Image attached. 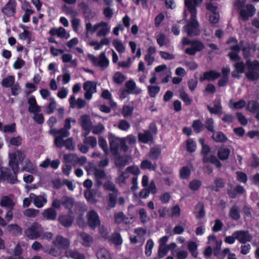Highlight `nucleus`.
<instances>
[{
  "label": "nucleus",
  "mask_w": 259,
  "mask_h": 259,
  "mask_svg": "<svg viewBox=\"0 0 259 259\" xmlns=\"http://www.w3.org/2000/svg\"><path fill=\"white\" fill-rule=\"evenodd\" d=\"M44 218L47 220L54 221L57 217V211L52 207L44 210L42 213Z\"/></svg>",
  "instance_id": "4468645a"
},
{
  "label": "nucleus",
  "mask_w": 259,
  "mask_h": 259,
  "mask_svg": "<svg viewBox=\"0 0 259 259\" xmlns=\"http://www.w3.org/2000/svg\"><path fill=\"white\" fill-rule=\"evenodd\" d=\"M120 140L121 139L115 136H111L109 138L110 150L112 154L115 156L119 154L118 149Z\"/></svg>",
  "instance_id": "9d476101"
},
{
  "label": "nucleus",
  "mask_w": 259,
  "mask_h": 259,
  "mask_svg": "<svg viewBox=\"0 0 259 259\" xmlns=\"http://www.w3.org/2000/svg\"><path fill=\"white\" fill-rule=\"evenodd\" d=\"M80 124L83 129L92 128V122L89 115L84 114L80 117Z\"/></svg>",
  "instance_id": "6ab92c4d"
},
{
  "label": "nucleus",
  "mask_w": 259,
  "mask_h": 259,
  "mask_svg": "<svg viewBox=\"0 0 259 259\" xmlns=\"http://www.w3.org/2000/svg\"><path fill=\"white\" fill-rule=\"evenodd\" d=\"M80 238L82 240V245L85 247H90V244L93 241V237L85 232H82L80 235Z\"/></svg>",
  "instance_id": "7c9ffc66"
},
{
  "label": "nucleus",
  "mask_w": 259,
  "mask_h": 259,
  "mask_svg": "<svg viewBox=\"0 0 259 259\" xmlns=\"http://www.w3.org/2000/svg\"><path fill=\"white\" fill-rule=\"evenodd\" d=\"M245 66L247 72L245 74L246 78L251 81L259 79V61L254 60L251 61L250 59L246 61L245 64L243 61H240L234 64V67L237 73L242 74L245 71Z\"/></svg>",
  "instance_id": "f257e3e1"
},
{
  "label": "nucleus",
  "mask_w": 259,
  "mask_h": 259,
  "mask_svg": "<svg viewBox=\"0 0 259 259\" xmlns=\"http://www.w3.org/2000/svg\"><path fill=\"white\" fill-rule=\"evenodd\" d=\"M197 147L196 142L192 139H189L186 141L187 151L189 153L195 151Z\"/></svg>",
  "instance_id": "37998d69"
},
{
  "label": "nucleus",
  "mask_w": 259,
  "mask_h": 259,
  "mask_svg": "<svg viewBox=\"0 0 259 259\" xmlns=\"http://www.w3.org/2000/svg\"><path fill=\"white\" fill-rule=\"evenodd\" d=\"M98 259H110L111 256L109 252L105 248L99 249L96 253Z\"/></svg>",
  "instance_id": "f704fd0d"
},
{
  "label": "nucleus",
  "mask_w": 259,
  "mask_h": 259,
  "mask_svg": "<svg viewBox=\"0 0 259 259\" xmlns=\"http://www.w3.org/2000/svg\"><path fill=\"white\" fill-rule=\"evenodd\" d=\"M246 109L255 115L259 112V102L256 100H250L248 102Z\"/></svg>",
  "instance_id": "a211bd4d"
},
{
  "label": "nucleus",
  "mask_w": 259,
  "mask_h": 259,
  "mask_svg": "<svg viewBox=\"0 0 259 259\" xmlns=\"http://www.w3.org/2000/svg\"><path fill=\"white\" fill-rule=\"evenodd\" d=\"M89 58L95 66H100L101 68H106L109 66V61L106 56L105 52H102L98 58L93 55H89Z\"/></svg>",
  "instance_id": "20e7f679"
},
{
  "label": "nucleus",
  "mask_w": 259,
  "mask_h": 259,
  "mask_svg": "<svg viewBox=\"0 0 259 259\" xmlns=\"http://www.w3.org/2000/svg\"><path fill=\"white\" fill-rule=\"evenodd\" d=\"M180 98L185 103L186 106L190 105L192 102V99H191L188 94L184 91H181L180 92Z\"/></svg>",
  "instance_id": "49530a36"
},
{
  "label": "nucleus",
  "mask_w": 259,
  "mask_h": 259,
  "mask_svg": "<svg viewBox=\"0 0 259 259\" xmlns=\"http://www.w3.org/2000/svg\"><path fill=\"white\" fill-rule=\"evenodd\" d=\"M230 154V150L227 148H221L218 151V156L221 160H226L228 159Z\"/></svg>",
  "instance_id": "c756f323"
},
{
  "label": "nucleus",
  "mask_w": 259,
  "mask_h": 259,
  "mask_svg": "<svg viewBox=\"0 0 259 259\" xmlns=\"http://www.w3.org/2000/svg\"><path fill=\"white\" fill-rule=\"evenodd\" d=\"M184 30L189 36H196L199 34L197 28L195 27H188L187 25H185L184 26Z\"/></svg>",
  "instance_id": "09e8293b"
},
{
  "label": "nucleus",
  "mask_w": 259,
  "mask_h": 259,
  "mask_svg": "<svg viewBox=\"0 0 259 259\" xmlns=\"http://www.w3.org/2000/svg\"><path fill=\"white\" fill-rule=\"evenodd\" d=\"M201 185L202 182L200 180L193 179L190 182L189 184V188L191 190L196 191L199 190Z\"/></svg>",
  "instance_id": "4c0bfd02"
},
{
  "label": "nucleus",
  "mask_w": 259,
  "mask_h": 259,
  "mask_svg": "<svg viewBox=\"0 0 259 259\" xmlns=\"http://www.w3.org/2000/svg\"><path fill=\"white\" fill-rule=\"evenodd\" d=\"M31 33L27 30H24L23 32L19 34V38L21 40L27 39L28 43L31 41Z\"/></svg>",
  "instance_id": "4d7b16f0"
},
{
  "label": "nucleus",
  "mask_w": 259,
  "mask_h": 259,
  "mask_svg": "<svg viewBox=\"0 0 259 259\" xmlns=\"http://www.w3.org/2000/svg\"><path fill=\"white\" fill-rule=\"evenodd\" d=\"M104 188L113 193H117L118 190L116 188L115 185L110 181H107L104 184Z\"/></svg>",
  "instance_id": "8fccbe9b"
},
{
  "label": "nucleus",
  "mask_w": 259,
  "mask_h": 259,
  "mask_svg": "<svg viewBox=\"0 0 259 259\" xmlns=\"http://www.w3.org/2000/svg\"><path fill=\"white\" fill-rule=\"evenodd\" d=\"M130 127V124L125 119L121 120L118 124V128L122 131H126Z\"/></svg>",
  "instance_id": "338daca9"
},
{
  "label": "nucleus",
  "mask_w": 259,
  "mask_h": 259,
  "mask_svg": "<svg viewBox=\"0 0 259 259\" xmlns=\"http://www.w3.org/2000/svg\"><path fill=\"white\" fill-rule=\"evenodd\" d=\"M54 135H58V137H61V138L68 137L70 135V132L67 131L66 129L63 128L60 130H55L53 131Z\"/></svg>",
  "instance_id": "3c124183"
},
{
  "label": "nucleus",
  "mask_w": 259,
  "mask_h": 259,
  "mask_svg": "<svg viewBox=\"0 0 259 259\" xmlns=\"http://www.w3.org/2000/svg\"><path fill=\"white\" fill-rule=\"evenodd\" d=\"M83 89L85 91L96 92V83L94 81H87L83 83Z\"/></svg>",
  "instance_id": "79ce46f5"
},
{
  "label": "nucleus",
  "mask_w": 259,
  "mask_h": 259,
  "mask_svg": "<svg viewBox=\"0 0 259 259\" xmlns=\"http://www.w3.org/2000/svg\"><path fill=\"white\" fill-rule=\"evenodd\" d=\"M233 99L229 101V107L232 108V103H233V108L236 109H242L246 105V102L243 99H241L237 102H233Z\"/></svg>",
  "instance_id": "a19ab883"
},
{
  "label": "nucleus",
  "mask_w": 259,
  "mask_h": 259,
  "mask_svg": "<svg viewBox=\"0 0 259 259\" xmlns=\"http://www.w3.org/2000/svg\"><path fill=\"white\" fill-rule=\"evenodd\" d=\"M29 198L31 200L33 201L34 205L38 208L42 207L44 203L46 202L45 198L41 196H36L33 193H31L29 195Z\"/></svg>",
  "instance_id": "412c9836"
},
{
  "label": "nucleus",
  "mask_w": 259,
  "mask_h": 259,
  "mask_svg": "<svg viewBox=\"0 0 259 259\" xmlns=\"http://www.w3.org/2000/svg\"><path fill=\"white\" fill-rule=\"evenodd\" d=\"M203 124L200 119L193 120L192 126L196 133H199L203 128Z\"/></svg>",
  "instance_id": "e433bc0d"
},
{
  "label": "nucleus",
  "mask_w": 259,
  "mask_h": 259,
  "mask_svg": "<svg viewBox=\"0 0 259 259\" xmlns=\"http://www.w3.org/2000/svg\"><path fill=\"white\" fill-rule=\"evenodd\" d=\"M7 230L9 232L13 235L18 237L22 233V228L17 224H9L7 226Z\"/></svg>",
  "instance_id": "5701e85b"
},
{
  "label": "nucleus",
  "mask_w": 259,
  "mask_h": 259,
  "mask_svg": "<svg viewBox=\"0 0 259 259\" xmlns=\"http://www.w3.org/2000/svg\"><path fill=\"white\" fill-rule=\"evenodd\" d=\"M220 20V14L219 13H213L209 16V21L212 24L218 23Z\"/></svg>",
  "instance_id": "774afa93"
},
{
  "label": "nucleus",
  "mask_w": 259,
  "mask_h": 259,
  "mask_svg": "<svg viewBox=\"0 0 259 259\" xmlns=\"http://www.w3.org/2000/svg\"><path fill=\"white\" fill-rule=\"evenodd\" d=\"M74 199L67 196L62 197V206L66 209L71 211L74 205Z\"/></svg>",
  "instance_id": "f3484780"
},
{
  "label": "nucleus",
  "mask_w": 259,
  "mask_h": 259,
  "mask_svg": "<svg viewBox=\"0 0 259 259\" xmlns=\"http://www.w3.org/2000/svg\"><path fill=\"white\" fill-rule=\"evenodd\" d=\"M233 235H236V240L243 244L250 242L252 239V235L247 230H237L233 232Z\"/></svg>",
  "instance_id": "423d86ee"
},
{
  "label": "nucleus",
  "mask_w": 259,
  "mask_h": 259,
  "mask_svg": "<svg viewBox=\"0 0 259 259\" xmlns=\"http://www.w3.org/2000/svg\"><path fill=\"white\" fill-rule=\"evenodd\" d=\"M140 167L142 169H149L151 170L155 171L157 168V165L156 163H154L153 164L151 163V161L147 159L143 160L140 165Z\"/></svg>",
  "instance_id": "cd10ccee"
},
{
  "label": "nucleus",
  "mask_w": 259,
  "mask_h": 259,
  "mask_svg": "<svg viewBox=\"0 0 259 259\" xmlns=\"http://www.w3.org/2000/svg\"><path fill=\"white\" fill-rule=\"evenodd\" d=\"M99 145L105 153L107 152L108 145L106 140L102 136L99 138Z\"/></svg>",
  "instance_id": "680f3d73"
},
{
  "label": "nucleus",
  "mask_w": 259,
  "mask_h": 259,
  "mask_svg": "<svg viewBox=\"0 0 259 259\" xmlns=\"http://www.w3.org/2000/svg\"><path fill=\"white\" fill-rule=\"evenodd\" d=\"M198 245L197 243L194 241H190L188 244V249L191 253V255L196 258L198 255L197 251Z\"/></svg>",
  "instance_id": "473e14b6"
},
{
  "label": "nucleus",
  "mask_w": 259,
  "mask_h": 259,
  "mask_svg": "<svg viewBox=\"0 0 259 259\" xmlns=\"http://www.w3.org/2000/svg\"><path fill=\"white\" fill-rule=\"evenodd\" d=\"M207 109L211 114H214L220 116L222 113L223 107L220 100L218 102H214L213 107L210 105H207Z\"/></svg>",
  "instance_id": "dca6fc26"
},
{
  "label": "nucleus",
  "mask_w": 259,
  "mask_h": 259,
  "mask_svg": "<svg viewBox=\"0 0 259 259\" xmlns=\"http://www.w3.org/2000/svg\"><path fill=\"white\" fill-rule=\"evenodd\" d=\"M73 218L69 214H61L58 217V221L63 226L68 228L72 226Z\"/></svg>",
  "instance_id": "f8f14e48"
},
{
  "label": "nucleus",
  "mask_w": 259,
  "mask_h": 259,
  "mask_svg": "<svg viewBox=\"0 0 259 259\" xmlns=\"http://www.w3.org/2000/svg\"><path fill=\"white\" fill-rule=\"evenodd\" d=\"M221 76V73L214 70H210L208 71L203 72L202 74L200 76L199 80L201 82H203L205 80L213 81Z\"/></svg>",
  "instance_id": "1a4fd4ad"
},
{
  "label": "nucleus",
  "mask_w": 259,
  "mask_h": 259,
  "mask_svg": "<svg viewBox=\"0 0 259 259\" xmlns=\"http://www.w3.org/2000/svg\"><path fill=\"white\" fill-rule=\"evenodd\" d=\"M242 51L243 57L244 59H248L251 55V51H255L256 50V45H253V47L252 45H250L248 44L245 46L243 47L241 49Z\"/></svg>",
  "instance_id": "393cba45"
},
{
  "label": "nucleus",
  "mask_w": 259,
  "mask_h": 259,
  "mask_svg": "<svg viewBox=\"0 0 259 259\" xmlns=\"http://www.w3.org/2000/svg\"><path fill=\"white\" fill-rule=\"evenodd\" d=\"M65 255L68 258L72 259H85L83 254L75 249H68L65 251Z\"/></svg>",
  "instance_id": "aec40b11"
},
{
  "label": "nucleus",
  "mask_w": 259,
  "mask_h": 259,
  "mask_svg": "<svg viewBox=\"0 0 259 259\" xmlns=\"http://www.w3.org/2000/svg\"><path fill=\"white\" fill-rule=\"evenodd\" d=\"M236 116L237 117L239 122L242 125L245 126L247 124L248 121L243 114L241 112H237L236 113Z\"/></svg>",
  "instance_id": "0e129e2a"
},
{
  "label": "nucleus",
  "mask_w": 259,
  "mask_h": 259,
  "mask_svg": "<svg viewBox=\"0 0 259 259\" xmlns=\"http://www.w3.org/2000/svg\"><path fill=\"white\" fill-rule=\"evenodd\" d=\"M15 82V78L12 75H9L4 78L2 81V85L5 88H10L12 87Z\"/></svg>",
  "instance_id": "72a5a7b5"
},
{
  "label": "nucleus",
  "mask_w": 259,
  "mask_h": 259,
  "mask_svg": "<svg viewBox=\"0 0 259 259\" xmlns=\"http://www.w3.org/2000/svg\"><path fill=\"white\" fill-rule=\"evenodd\" d=\"M246 9H241L239 12V16L241 19L245 21L249 19V17H252L255 13V7L251 4H247L245 6Z\"/></svg>",
  "instance_id": "6e6552de"
},
{
  "label": "nucleus",
  "mask_w": 259,
  "mask_h": 259,
  "mask_svg": "<svg viewBox=\"0 0 259 259\" xmlns=\"http://www.w3.org/2000/svg\"><path fill=\"white\" fill-rule=\"evenodd\" d=\"M10 158L9 165L13 170L14 174L17 175L19 171L20 162L17 160V155L15 153H11L9 155Z\"/></svg>",
  "instance_id": "9b49d317"
},
{
  "label": "nucleus",
  "mask_w": 259,
  "mask_h": 259,
  "mask_svg": "<svg viewBox=\"0 0 259 259\" xmlns=\"http://www.w3.org/2000/svg\"><path fill=\"white\" fill-rule=\"evenodd\" d=\"M114 163L116 167L122 168L128 164V159L126 156L119 155L115 158Z\"/></svg>",
  "instance_id": "bb28decb"
},
{
  "label": "nucleus",
  "mask_w": 259,
  "mask_h": 259,
  "mask_svg": "<svg viewBox=\"0 0 259 259\" xmlns=\"http://www.w3.org/2000/svg\"><path fill=\"white\" fill-rule=\"evenodd\" d=\"M211 138L218 143H225L228 140L225 134L222 132H217L212 136Z\"/></svg>",
  "instance_id": "2f4dec72"
},
{
  "label": "nucleus",
  "mask_w": 259,
  "mask_h": 259,
  "mask_svg": "<svg viewBox=\"0 0 259 259\" xmlns=\"http://www.w3.org/2000/svg\"><path fill=\"white\" fill-rule=\"evenodd\" d=\"M87 222L89 227L93 230L100 226L101 222L98 213L94 210L89 211L87 214Z\"/></svg>",
  "instance_id": "39448f33"
},
{
  "label": "nucleus",
  "mask_w": 259,
  "mask_h": 259,
  "mask_svg": "<svg viewBox=\"0 0 259 259\" xmlns=\"http://www.w3.org/2000/svg\"><path fill=\"white\" fill-rule=\"evenodd\" d=\"M148 93L151 98H154L160 91V87L158 85H149L147 87Z\"/></svg>",
  "instance_id": "c03bdc74"
},
{
  "label": "nucleus",
  "mask_w": 259,
  "mask_h": 259,
  "mask_svg": "<svg viewBox=\"0 0 259 259\" xmlns=\"http://www.w3.org/2000/svg\"><path fill=\"white\" fill-rule=\"evenodd\" d=\"M223 227V223L219 219H217L214 221V225L212 228V230L214 232H218L220 231Z\"/></svg>",
  "instance_id": "69168bd1"
},
{
  "label": "nucleus",
  "mask_w": 259,
  "mask_h": 259,
  "mask_svg": "<svg viewBox=\"0 0 259 259\" xmlns=\"http://www.w3.org/2000/svg\"><path fill=\"white\" fill-rule=\"evenodd\" d=\"M191 175V170L187 166H183L180 169V176L183 180L187 179Z\"/></svg>",
  "instance_id": "ea45409f"
},
{
  "label": "nucleus",
  "mask_w": 259,
  "mask_h": 259,
  "mask_svg": "<svg viewBox=\"0 0 259 259\" xmlns=\"http://www.w3.org/2000/svg\"><path fill=\"white\" fill-rule=\"evenodd\" d=\"M113 45L118 52L122 53L125 51L124 47L120 40L118 39H114L113 40Z\"/></svg>",
  "instance_id": "de8ad7c7"
},
{
  "label": "nucleus",
  "mask_w": 259,
  "mask_h": 259,
  "mask_svg": "<svg viewBox=\"0 0 259 259\" xmlns=\"http://www.w3.org/2000/svg\"><path fill=\"white\" fill-rule=\"evenodd\" d=\"M215 188L213 189L215 192H218L220 188H223L225 186L224 180L221 178H218L214 180Z\"/></svg>",
  "instance_id": "6e6d98bb"
},
{
  "label": "nucleus",
  "mask_w": 259,
  "mask_h": 259,
  "mask_svg": "<svg viewBox=\"0 0 259 259\" xmlns=\"http://www.w3.org/2000/svg\"><path fill=\"white\" fill-rule=\"evenodd\" d=\"M105 127L103 124L99 123L92 128V133L94 134L99 135L104 130Z\"/></svg>",
  "instance_id": "e2e57ef3"
},
{
  "label": "nucleus",
  "mask_w": 259,
  "mask_h": 259,
  "mask_svg": "<svg viewBox=\"0 0 259 259\" xmlns=\"http://www.w3.org/2000/svg\"><path fill=\"white\" fill-rule=\"evenodd\" d=\"M192 46L196 52H200L204 48V44L198 40H193Z\"/></svg>",
  "instance_id": "bf43d9fd"
},
{
  "label": "nucleus",
  "mask_w": 259,
  "mask_h": 259,
  "mask_svg": "<svg viewBox=\"0 0 259 259\" xmlns=\"http://www.w3.org/2000/svg\"><path fill=\"white\" fill-rule=\"evenodd\" d=\"M0 204L1 206L11 209H13L15 205L13 200L8 196H4L2 197Z\"/></svg>",
  "instance_id": "a878e982"
},
{
  "label": "nucleus",
  "mask_w": 259,
  "mask_h": 259,
  "mask_svg": "<svg viewBox=\"0 0 259 259\" xmlns=\"http://www.w3.org/2000/svg\"><path fill=\"white\" fill-rule=\"evenodd\" d=\"M111 240L115 245H120L122 243V239L119 233H114L112 235Z\"/></svg>",
  "instance_id": "603ef678"
},
{
  "label": "nucleus",
  "mask_w": 259,
  "mask_h": 259,
  "mask_svg": "<svg viewBox=\"0 0 259 259\" xmlns=\"http://www.w3.org/2000/svg\"><path fill=\"white\" fill-rule=\"evenodd\" d=\"M55 245L59 248L66 249L70 246V241L62 236H58L55 242Z\"/></svg>",
  "instance_id": "2eb2a0df"
},
{
  "label": "nucleus",
  "mask_w": 259,
  "mask_h": 259,
  "mask_svg": "<svg viewBox=\"0 0 259 259\" xmlns=\"http://www.w3.org/2000/svg\"><path fill=\"white\" fill-rule=\"evenodd\" d=\"M43 233V228L41 225L34 223L25 231L27 237L30 240H36L40 237Z\"/></svg>",
  "instance_id": "7ed1b4c3"
},
{
  "label": "nucleus",
  "mask_w": 259,
  "mask_h": 259,
  "mask_svg": "<svg viewBox=\"0 0 259 259\" xmlns=\"http://www.w3.org/2000/svg\"><path fill=\"white\" fill-rule=\"evenodd\" d=\"M125 78V76L119 71L116 72L113 77V81L118 84H122Z\"/></svg>",
  "instance_id": "58836bf2"
},
{
  "label": "nucleus",
  "mask_w": 259,
  "mask_h": 259,
  "mask_svg": "<svg viewBox=\"0 0 259 259\" xmlns=\"http://www.w3.org/2000/svg\"><path fill=\"white\" fill-rule=\"evenodd\" d=\"M83 143L89 145L92 148H94L97 144L96 138L93 136L86 137L83 140Z\"/></svg>",
  "instance_id": "a18cd8bd"
},
{
  "label": "nucleus",
  "mask_w": 259,
  "mask_h": 259,
  "mask_svg": "<svg viewBox=\"0 0 259 259\" xmlns=\"http://www.w3.org/2000/svg\"><path fill=\"white\" fill-rule=\"evenodd\" d=\"M237 180L242 183H246L247 181V176L246 174L241 171H237L236 172Z\"/></svg>",
  "instance_id": "5fc2aeb1"
},
{
  "label": "nucleus",
  "mask_w": 259,
  "mask_h": 259,
  "mask_svg": "<svg viewBox=\"0 0 259 259\" xmlns=\"http://www.w3.org/2000/svg\"><path fill=\"white\" fill-rule=\"evenodd\" d=\"M214 121L212 118H208L206 119L205 123V128L209 132L214 133Z\"/></svg>",
  "instance_id": "864d4df0"
},
{
  "label": "nucleus",
  "mask_w": 259,
  "mask_h": 259,
  "mask_svg": "<svg viewBox=\"0 0 259 259\" xmlns=\"http://www.w3.org/2000/svg\"><path fill=\"white\" fill-rule=\"evenodd\" d=\"M17 2L16 0H9L2 8V12L8 17H11L16 13Z\"/></svg>",
  "instance_id": "0eeeda50"
},
{
  "label": "nucleus",
  "mask_w": 259,
  "mask_h": 259,
  "mask_svg": "<svg viewBox=\"0 0 259 259\" xmlns=\"http://www.w3.org/2000/svg\"><path fill=\"white\" fill-rule=\"evenodd\" d=\"M204 163H210L214 164L217 168H220L222 167V164L220 161L213 155H211L209 158H204L203 160Z\"/></svg>",
  "instance_id": "c85d7f7f"
},
{
  "label": "nucleus",
  "mask_w": 259,
  "mask_h": 259,
  "mask_svg": "<svg viewBox=\"0 0 259 259\" xmlns=\"http://www.w3.org/2000/svg\"><path fill=\"white\" fill-rule=\"evenodd\" d=\"M169 249L168 246H163L160 245L158 249V256L160 258L163 257L165 256Z\"/></svg>",
  "instance_id": "052dcab7"
},
{
  "label": "nucleus",
  "mask_w": 259,
  "mask_h": 259,
  "mask_svg": "<svg viewBox=\"0 0 259 259\" xmlns=\"http://www.w3.org/2000/svg\"><path fill=\"white\" fill-rule=\"evenodd\" d=\"M198 0H185V5L188 8L191 14L190 20L188 21L187 26L195 27L198 28L199 23L197 20V10L196 6L197 5Z\"/></svg>",
  "instance_id": "f03ea898"
},
{
  "label": "nucleus",
  "mask_w": 259,
  "mask_h": 259,
  "mask_svg": "<svg viewBox=\"0 0 259 259\" xmlns=\"http://www.w3.org/2000/svg\"><path fill=\"white\" fill-rule=\"evenodd\" d=\"M138 141L142 143H148L153 141V137L152 133L148 130L145 131L144 133H140L138 135Z\"/></svg>",
  "instance_id": "ddd939ff"
},
{
  "label": "nucleus",
  "mask_w": 259,
  "mask_h": 259,
  "mask_svg": "<svg viewBox=\"0 0 259 259\" xmlns=\"http://www.w3.org/2000/svg\"><path fill=\"white\" fill-rule=\"evenodd\" d=\"M154 246V242L152 239H149L146 243L145 247V254L147 256L151 255L152 253V249Z\"/></svg>",
  "instance_id": "13d9d810"
},
{
  "label": "nucleus",
  "mask_w": 259,
  "mask_h": 259,
  "mask_svg": "<svg viewBox=\"0 0 259 259\" xmlns=\"http://www.w3.org/2000/svg\"><path fill=\"white\" fill-rule=\"evenodd\" d=\"M161 149L158 146H155L150 148L148 157L150 159L156 161L161 155Z\"/></svg>",
  "instance_id": "b1692460"
},
{
  "label": "nucleus",
  "mask_w": 259,
  "mask_h": 259,
  "mask_svg": "<svg viewBox=\"0 0 259 259\" xmlns=\"http://www.w3.org/2000/svg\"><path fill=\"white\" fill-rule=\"evenodd\" d=\"M229 215L234 221H238L240 219L239 208L237 205L234 204L231 207Z\"/></svg>",
  "instance_id": "4be33fe9"
},
{
  "label": "nucleus",
  "mask_w": 259,
  "mask_h": 259,
  "mask_svg": "<svg viewBox=\"0 0 259 259\" xmlns=\"http://www.w3.org/2000/svg\"><path fill=\"white\" fill-rule=\"evenodd\" d=\"M117 195L115 193H110L108 194L107 204L108 206L113 208L116 206Z\"/></svg>",
  "instance_id": "c9c22d12"
}]
</instances>
